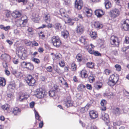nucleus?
<instances>
[{
	"mask_svg": "<svg viewBox=\"0 0 129 129\" xmlns=\"http://www.w3.org/2000/svg\"><path fill=\"white\" fill-rule=\"evenodd\" d=\"M17 54L19 57L23 60L27 59L28 56L27 50L22 46L19 47Z\"/></svg>",
	"mask_w": 129,
	"mask_h": 129,
	"instance_id": "nucleus-1",
	"label": "nucleus"
},
{
	"mask_svg": "<svg viewBox=\"0 0 129 129\" xmlns=\"http://www.w3.org/2000/svg\"><path fill=\"white\" fill-rule=\"evenodd\" d=\"M119 78L118 76H116L114 74L111 75L109 77L108 84L110 86H114L117 84L119 82Z\"/></svg>",
	"mask_w": 129,
	"mask_h": 129,
	"instance_id": "nucleus-2",
	"label": "nucleus"
},
{
	"mask_svg": "<svg viewBox=\"0 0 129 129\" xmlns=\"http://www.w3.org/2000/svg\"><path fill=\"white\" fill-rule=\"evenodd\" d=\"M47 94V92L45 89L40 88L36 89L35 95L38 98L41 99L45 97Z\"/></svg>",
	"mask_w": 129,
	"mask_h": 129,
	"instance_id": "nucleus-3",
	"label": "nucleus"
},
{
	"mask_svg": "<svg viewBox=\"0 0 129 129\" xmlns=\"http://www.w3.org/2000/svg\"><path fill=\"white\" fill-rule=\"evenodd\" d=\"M109 42L111 45L113 47H118L119 46L120 41L119 38L116 36H111L110 38Z\"/></svg>",
	"mask_w": 129,
	"mask_h": 129,
	"instance_id": "nucleus-4",
	"label": "nucleus"
},
{
	"mask_svg": "<svg viewBox=\"0 0 129 129\" xmlns=\"http://www.w3.org/2000/svg\"><path fill=\"white\" fill-rule=\"evenodd\" d=\"M90 46L91 47V48L89 46H86V50L91 55H93L95 56H101V54L99 52L97 51H95L93 49L95 47L92 44H90Z\"/></svg>",
	"mask_w": 129,
	"mask_h": 129,
	"instance_id": "nucleus-5",
	"label": "nucleus"
},
{
	"mask_svg": "<svg viewBox=\"0 0 129 129\" xmlns=\"http://www.w3.org/2000/svg\"><path fill=\"white\" fill-rule=\"evenodd\" d=\"M120 12L119 10L117 8H115L111 10L109 12L110 17L113 19H114L120 15Z\"/></svg>",
	"mask_w": 129,
	"mask_h": 129,
	"instance_id": "nucleus-6",
	"label": "nucleus"
},
{
	"mask_svg": "<svg viewBox=\"0 0 129 129\" xmlns=\"http://www.w3.org/2000/svg\"><path fill=\"white\" fill-rule=\"evenodd\" d=\"M51 40L53 45L56 47H59L61 45V41L58 36H54L52 37Z\"/></svg>",
	"mask_w": 129,
	"mask_h": 129,
	"instance_id": "nucleus-7",
	"label": "nucleus"
},
{
	"mask_svg": "<svg viewBox=\"0 0 129 129\" xmlns=\"http://www.w3.org/2000/svg\"><path fill=\"white\" fill-rule=\"evenodd\" d=\"M27 21V19H24L22 17L20 19L17 20L16 21V24L17 27H24L26 25Z\"/></svg>",
	"mask_w": 129,
	"mask_h": 129,
	"instance_id": "nucleus-8",
	"label": "nucleus"
},
{
	"mask_svg": "<svg viewBox=\"0 0 129 129\" xmlns=\"http://www.w3.org/2000/svg\"><path fill=\"white\" fill-rule=\"evenodd\" d=\"M25 80L26 83L29 86H33L34 85L36 82L35 79L30 75H28L25 78Z\"/></svg>",
	"mask_w": 129,
	"mask_h": 129,
	"instance_id": "nucleus-9",
	"label": "nucleus"
},
{
	"mask_svg": "<svg viewBox=\"0 0 129 129\" xmlns=\"http://www.w3.org/2000/svg\"><path fill=\"white\" fill-rule=\"evenodd\" d=\"M122 23V27L125 31L129 30V20L126 19L123 20Z\"/></svg>",
	"mask_w": 129,
	"mask_h": 129,
	"instance_id": "nucleus-10",
	"label": "nucleus"
},
{
	"mask_svg": "<svg viewBox=\"0 0 129 129\" xmlns=\"http://www.w3.org/2000/svg\"><path fill=\"white\" fill-rule=\"evenodd\" d=\"M83 5L82 1L81 0H76L75 2V7L78 10L82 8Z\"/></svg>",
	"mask_w": 129,
	"mask_h": 129,
	"instance_id": "nucleus-11",
	"label": "nucleus"
},
{
	"mask_svg": "<svg viewBox=\"0 0 129 129\" xmlns=\"http://www.w3.org/2000/svg\"><path fill=\"white\" fill-rule=\"evenodd\" d=\"M84 26L82 25H80L77 26L75 29V31L78 34L81 35L84 32Z\"/></svg>",
	"mask_w": 129,
	"mask_h": 129,
	"instance_id": "nucleus-12",
	"label": "nucleus"
},
{
	"mask_svg": "<svg viewBox=\"0 0 129 129\" xmlns=\"http://www.w3.org/2000/svg\"><path fill=\"white\" fill-rule=\"evenodd\" d=\"M83 12L84 13L87 17H90L91 16L92 11V10L86 7H84L83 9Z\"/></svg>",
	"mask_w": 129,
	"mask_h": 129,
	"instance_id": "nucleus-13",
	"label": "nucleus"
},
{
	"mask_svg": "<svg viewBox=\"0 0 129 129\" xmlns=\"http://www.w3.org/2000/svg\"><path fill=\"white\" fill-rule=\"evenodd\" d=\"M64 104L67 108L72 106L73 104V102L70 97H68L65 100Z\"/></svg>",
	"mask_w": 129,
	"mask_h": 129,
	"instance_id": "nucleus-14",
	"label": "nucleus"
},
{
	"mask_svg": "<svg viewBox=\"0 0 129 129\" xmlns=\"http://www.w3.org/2000/svg\"><path fill=\"white\" fill-rule=\"evenodd\" d=\"M31 19L35 22L39 23L40 20L39 14L37 13H33Z\"/></svg>",
	"mask_w": 129,
	"mask_h": 129,
	"instance_id": "nucleus-15",
	"label": "nucleus"
},
{
	"mask_svg": "<svg viewBox=\"0 0 129 129\" xmlns=\"http://www.w3.org/2000/svg\"><path fill=\"white\" fill-rule=\"evenodd\" d=\"M20 112V110L18 107H15L12 109L11 110L10 112L11 114L14 116L17 115Z\"/></svg>",
	"mask_w": 129,
	"mask_h": 129,
	"instance_id": "nucleus-16",
	"label": "nucleus"
},
{
	"mask_svg": "<svg viewBox=\"0 0 129 129\" xmlns=\"http://www.w3.org/2000/svg\"><path fill=\"white\" fill-rule=\"evenodd\" d=\"M1 57L2 60L7 62H10L11 59L10 56L6 53L2 54L1 55Z\"/></svg>",
	"mask_w": 129,
	"mask_h": 129,
	"instance_id": "nucleus-17",
	"label": "nucleus"
},
{
	"mask_svg": "<svg viewBox=\"0 0 129 129\" xmlns=\"http://www.w3.org/2000/svg\"><path fill=\"white\" fill-rule=\"evenodd\" d=\"M101 117L102 119L107 124L109 122L108 115L107 114L103 113L102 114Z\"/></svg>",
	"mask_w": 129,
	"mask_h": 129,
	"instance_id": "nucleus-18",
	"label": "nucleus"
},
{
	"mask_svg": "<svg viewBox=\"0 0 129 129\" xmlns=\"http://www.w3.org/2000/svg\"><path fill=\"white\" fill-rule=\"evenodd\" d=\"M12 16L14 18H17L20 17L21 14V13L17 10H15L12 13Z\"/></svg>",
	"mask_w": 129,
	"mask_h": 129,
	"instance_id": "nucleus-19",
	"label": "nucleus"
},
{
	"mask_svg": "<svg viewBox=\"0 0 129 129\" xmlns=\"http://www.w3.org/2000/svg\"><path fill=\"white\" fill-rule=\"evenodd\" d=\"M95 13L98 17L100 18L104 14L105 12L102 10L99 9L96 10L95 12Z\"/></svg>",
	"mask_w": 129,
	"mask_h": 129,
	"instance_id": "nucleus-20",
	"label": "nucleus"
},
{
	"mask_svg": "<svg viewBox=\"0 0 129 129\" xmlns=\"http://www.w3.org/2000/svg\"><path fill=\"white\" fill-rule=\"evenodd\" d=\"M91 106V105L90 104H88L85 107L81 108L79 110L80 113H83L87 112Z\"/></svg>",
	"mask_w": 129,
	"mask_h": 129,
	"instance_id": "nucleus-21",
	"label": "nucleus"
},
{
	"mask_svg": "<svg viewBox=\"0 0 129 129\" xmlns=\"http://www.w3.org/2000/svg\"><path fill=\"white\" fill-rule=\"evenodd\" d=\"M89 114L90 118L92 119H94L98 116L97 113L94 110L90 111L89 112Z\"/></svg>",
	"mask_w": 129,
	"mask_h": 129,
	"instance_id": "nucleus-22",
	"label": "nucleus"
},
{
	"mask_svg": "<svg viewBox=\"0 0 129 129\" xmlns=\"http://www.w3.org/2000/svg\"><path fill=\"white\" fill-rule=\"evenodd\" d=\"M93 25L94 28L98 29L102 28L103 26V24L99 21L94 22Z\"/></svg>",
	"mask_w": 129,
	"mask_h": 129,
	"instance_id": "nucleus-23",
	"label": "nucleus"
},
{
	"mask_svg": "<svg viewBox=\"0 0 129 129\" xmlns=\"http://www.w3.org/2000/svg\"><path fill=\"white\" fill-rule=\"evenodd\" d=\"M100 104L101 106V110L105 111L106 110V105L107 104L106 101L104 99L102 100L100 103Z\"/></svg>",
	"mask_w": 129,
	"mask_h": 129,
	"instance_id": "nucleus-24",
	"label": "nucleus"
},
{
	"mask_svg": "<svg viewBox=\"0 0 129 129\" xmlns=\"http://www.w3.org/2000/svg\"><path fill=\"white\" fill-rule=\"evenodd\" d=\"M80 74L82 78H86L88 76V72L85 70H83L80 72Z\"/></svg>",
	"mask_w": 129,
	"mask_h": 129,
	"instance_id": "nucleus-25",
	"label": "nucleus"
},
{
	"mask_svg": "<svg viewBox=\"0 0 129 129\" xmlns=\"http://www.w3.org/2000/svg\"><path fill=\"white\" fill-rule=\"evenodd\" d=\"M16 84L14 81H11L8 85L7 88L8 90L13 89L15 88Z\"/></svg>",
	"mask_w": 129,
	"mask_h": 129,
	"instance_id": "nucleus-26",
	"label": "nucleus"
},
{
	"mask_svg": "<svg viewBox=\"0 0 129 129\" xmlns=\"http://www.w3.org/2000/svg\"><path fill=\"white\" fill-rule=\"evenodd\" d=\"M11 73L13 75L17 78H18L21 74V72L16 70H13Z\"/></svg>",
	"mask_w": 129,
	"mask_h": 129,
	"instance_id": "nucleus-27",
	"label": "nucleus"
},
{
	"mask_svg": "<svg viewBox=\"0 0 129 129\" xmlns=\"http://www.w3.org/2000/svg\"><path fill=\"white\" fill-rule=\"evenodd\" d=\"M89 35L91 38L93 40H95L98 37L97 33L95 31H90Z\"/></svg>",
	"mask_w": 129,
	"mask_h": 129,
	"instance_id": "nucleus-28",
	"label": "nucleus"
},
{
	"mask_svg": "<svg viewBox=\"0 0 129 129\" xmlns=\"http://www.w3.org/2000/svg\"><path fill=\"white\" fill-rule=\"evenodd\" d=\"M103 85L102 83L100 82H97L94 84V87L97 90H99L101 88Z\"/></svg>",
	"mask_w": 129,
	"mask_h": 129,
	"instance_id": "nucleus-29",
	"label": "nucleus"
},
{
	"mask_svg": "<svg viewBox=\"0 0 129 129\" xmlns=\"http://www.w3.org/2000/svg\"><path fill=\"white\" fill-rule=\"evenodd\" d=\"M87 38L85 36H82L79 39V41L83 44L84 45L86 44L87 42L86 41Z\"/></svg>",
	"mask_w": 129,
	"mask_h": 129,
	"instance_id": "nucleus-30",
	"label": "nucleus"
},
{
	"mask_svg": "<svg viewBox=\"0 0 129 129\" xmlns=\"http://www.w3.org/2000/svg\"><path fill=\"white\" fill-rule=\"evenodd\" d=\"M95 76L94 75L91 74L88 77V81L90 83H92L95 81Z\"/></svg>",
	"mask_w": 129,
	"mask_h": 129,
	"instance_id": "nucleus-31",
	"label": "nucleus"
},
{
	"mask_svg": "<svg viewBox=\"0 0 129 129\" xmlns=\"http://www.w3.org/2000/svg\"><path fill=\"white\" fill-rule=\"evenodd\" d=\"M44 20L46 23L50 22L51 21L50 16L49 14H45L43 17Z\"/></svg>",
	"mask_w": 129,
	"mask_h": 129,
	"instance_id": "nucleus-32",
	"label": "nucleus"
},
{
	"mask_svg": "<svg viewBox=\"0 0 129 129\" xmlns=\"http://www.w3.org/2000/svg\"><path fill=\"white\" fill-rule=\"evenodd\" d=\"M104 4L106 8L107 9L111 8L112 6L111 2L108 0H106L105 1Z\"/></svg>",
	"mask_w": 129,
	"mask_h": 129,
	"instance_id": "nucleus-33",
	"label": "nucleus"
},
{
	"mask_svg": "<svg viewBox=\"0 0 129 129\" xmlns=\"http://www.w3.org/2000/svg\"><path fill=\"white\" fill-rule=\"evenodd\" d=\"M34 68V65L30 62H27L26 69L28 70H32Z\"/></svg>",
	"mask_w": 129,
	"mask_h": 129,
	"instance_id": "nucleus-34",
	"label": "nucleus"
},
{
	"mask_svg": "<svg viewBox=\"0 0 129 129\" xmlns=\"http://www.w3.org/2000/svg\"><path fill=\"white\" fill-rule=\"evenodd\" d=\"M60 12L61 16L63 17H66L67 16H68L67 14L66 11L64 9H61L60 10Z\"/></svg>",
	"mask_w": 129,
	"mask_h": 129,
	"instance_id": "nucleus-35",
	"label": "nucleus"
},
{
	"mask_svg": "<svg viewBox=\"0 0 129 129\" xmlns=\"http://www.w3.org/2000/svg\"><path fill=\"white\" fill-rule=\"evenodd\" d=\"M6 84V81L5 78L0 77V85L3 87L5 86Z\"/></svg>",
	"mask_w": 129,
	"mask_h": 129,
	"instance_id": "nucleus-36",
	"label": "nucleus"
},
{
	"mask_svg": "<svg viewBox=\"0 0 129 129\" xmlns=\"http://www.w3.org/2000/svg\"><path fill=\"white\" fill-rule=\"evenodd\" d=\"M27 95H26L23 94H21L19 96V100L21 102L24 101L25 100H26L27 98L26 97Z\"/></svg>",
	"mask_w": 129,
	"mask_h": 129,
	"instance_id": "nucleus-37",
	"label": "nucleus"
},
{
	"mask_svg": "<svg viewBox=\"0 0 129 129\" xmlns=\"http://www.w3.org/2000/svg\"><path fill=\"white\" fill-rule=\"evenodd\" d=\"M76 58L77 59L78 62H80L82 61L83 60V57L82 54L79 53L76 56Z\"/></svg>",
	"mask_w": 129,
	"mask_h": 129,
	"instance_id": "nucleus-38",
	"label": "nucleus"
},
{
	"mask_svg": "<svg viewBox=\"0 0 129 129\" xmlns=\"http://www.w3.org/2000/svg\"><path fill=\"white\" fill-rule=\"evenodd\" d=\"M62 36L65 39H67L69 35V32L66 30H64L61 33Z\"/></svg>",
	"mask_w": 129,
	"mask_h": 129,
	"instance_id": "nucleus-39",
	"label": "nucleus"
},
{
	"mask_svg": "<svg viewBox=\"0 0 129 129\" xmlns=\"http://www.w3.org/2000/svg\"><path fill=\"white\" fill-rule=\"evenodd\" d=\"M86 66L88 68L92 69L94 67V63L91 62H89L86 63Z\"/></svg>",
	"mask_w": 129,
	"mask_h": 129,
	"instance_id": "nucleus-40",
	"label": "nucleus"
},
{
	"mask_svg": "<svg viewBox=\"0 0 129 129\" xmlns=\"http://www.w3.org/2000/svg\"><path fill=\"white\" fill-rule=\"evenodd\" d=\"M53 27L56 30H59L61 29L62 26L61 24L59 23H56L53 25Z\"/></svg>",
	"mask_w": 129,
	"mask_h": 129,
	"instance_id": "nucleus-41",
	"label": "nucleus"
},
{
	"mask_svg": "<svg viewBox=\"0 0 129 129\" xmlns=\"http://www.w3.org/2000/svg\"><path fill=\"white\" fill-rule=\"evenodd\" d=\"M35 118L37 120H38V121H41V117L40 116L38 112L36 111H35Z\"/></svg>",
	"mask_w": 129,
	"mask_h": 129,
	"instance_id": "nucleus-42",
	"label": "nucleus"
},
{
	"mask_svg": "<svg viewBox=\"0 0 129 129\" xmlns=\"http://www.w3.org/2000/svg\"><path fill=\"white\" fill-rule=\"evenodd\" d=\"M85 87V86L83 84H81L78 86V88L79 90L80 91H83Z\"/></svg>",
	"mask_w": 129,
	"mask_h": 129,
	"instance_id": "nucleus-43",
	"label": "nucleus"
},
{
	"mask_svg": "<svg viewBox=\"0 0 129 129\" xmlns=\"http://www.w3.org/2000/svg\"><path fill=\"white\" fill-rule=\"evenodd\" d=\"M114 67L116 69V70L118 72H120L122 70L121 66L118 64H115L114 66Z\"/></svg>",
	"mask_w": 129,
	"mask_h": 129,
	"instance_id": "nucleus-44",
	"label": "nucleus"
},
{
	"mask_svg": "<svg viewBox=\"0 0 129 129\" xmlns=\"http://www.w3.org/2000/svg\"><path fill=\"white\" fill-rule=\"evenodd\" d=\"M68 16H67L66 17L67 19L66 20L67 22L68 23H70V25H73L74 23V20L73 19H71L70 18H68Z\"/></svg>",
	"mask_w": 129,
	"mask_h": 129,
	"instance_id": "nucleus-45",
	"label": "nucleus"
},
{
	"mask_svg": "<svg viewBox=\"0 0 129 129\" xmlns=\"http://www.w3.org/2000/svg\"><path fill=\"white\" fill-rule=\"evenodd\" d=\"M53 69L58 74H60L61 73V71L60 69L58 68L57 65L53 67Z\"/></svg>",
	"mask_w": 129,
	"mask_h": 129,
	"instance_id": "nucleus-46",
	"label": "nucleus"
},
{
	"mask_svg": "<svg viewBox=\"0 0 129 129\" xmlns=\"http://www.w3.org/2000/svg\"><path fill=\"white\" fill-rule=\"evenodd\" d=\"M54 56L55 59L60 60L61 58L62 55L60 54L57 53L54 55Z\"/></svg>",
	"mask_w": 129,
	"mask_h": 129,
	"instance_id": "nucleus-47",
	"label": "nucleus"
},
{
	"mask_svg": "<svg viewBox=\"0 0 129 129\" xmlns=\"http://www.w3.org/2000/svg\"><path fill=\"white\" fill-rule=\"evenodd\" d=\"M53 27L52 25V24L49 23L47 25V26L46 25H45L43 24L42 25L39 27L38 28H45L46 27H47L48 28H52Z\"/></svg>",
	"mask_w": 129,
	"mask_h": 129,
	"instance_id": "nucleus-48",
	"label": "nucleus"
},
{
	"mask_svg": "<svg viewBox=\"0 0 129 129\" xmlns=\"http://www.w3.org/2000/svg\"><path fill=\"white\" fill-rule=\"evenodd\" d=\"M10 106L8 104H6L2 106V109L4 110H7L9 109Z\"/></svg>",
	"mask_w": 129,
	"mask_h": 129,
	"instance_id": "nucleus-49",
	"label": "nucleus"
},
{
	"mask_svg": "<svg viewBox=\"0 0 129 129\" xmlns=\"http://www.w3.org/2000/svg\"><path fill=\"white\" fill-rule=\"evenodd\" d=\"M56 90H50L49 92V94L50 96L53 97L55 95Z\"/></svg>",
	"mask_w": 129,
	"mask_h": 129,
	"instance_id": "nucleus-50",
	"label": "nucleus"
},
{
	"mask_svg": "<svg viewBox=\"0 0 129 129\" xmlns=\"http://www.w3.org/2000/svg\"><path fill=\"white\" fill-rule=\"evenodd\" d=\"M77 66L75 62H73L71 65V69L72 71H75L76 70Z\"/></svg>",
	"mask_w": 129,
	"mask_h": 129,
	"instance_id": "nucleus-51",
	"label": "nucleus"
},
{
	"mask_svg": "<svg viewBox=\"0 0 129 129\" xmlns=\"http://www.w3.org/2000/svg\"><path fill=\"white\" fill-rule=\"evenodd\" d=\"M115 94L114 93L112 92H110L109 93H105L104 94V97H107L110 96H114Z\"/></svg>",
	"mask_w": 129,
	"mask_h": 129,
	"instance_id": "nucleus-52",
	"label": "nucleus"
},
{
	"mask_svg": "<svg viewBox=\"0 0 129 129\" xmlns=\"http://www.w3.org/2000/svg\"><path fill=\"white\" fill-rule=\"evenodd\" d=\"M114 112L115 114H118L119 115L121 114L120 109L118 107L116 108L114 110Z\"/></svg>",
	"mask_w": 129,
	"mask_h": 129,
	"instance_id": "nucleus-53",
	"label": "nucleus"
},
{
	"mask_svg": "<svg viewBox=\"0 0 129 129\" xmlns=\"http://www.w3.org/2000/svg\"><path fill=\"white\" fill-rule=\"evenodd\" d=\"M27 31L29 34L31 35L33 34V30L32 27H28L27 29Z\"/></svg>",
	"mask_w": 129,
	"mask_h": 129,
	"instance_id": "nucleus-54",
	"label": "nucleus"
},
{
	"mask_svg": "<svg viewBox=\"0 0 129 129\" xmlns=\"http://www.w3.org/2000/svg\"><path fill=\"white\" fill-rule=\"evenodd\" d=\"M27 64V62L25 61H23L21 62V66L22 68H26V66Z\"/></svg>",
	"mask_w": 129,
	"mask_h": 129,
	"instance_id": "nucleus-55",
	"label": "nucleus"
},
{
	"mask_svg": "<svg viewBox=\"0 0 129 129\" xmlns=\"http://www.w3.org/2000/svg\"><path fill=\"white\" fill-rule=\"evenodd\" d=\"M43 33V32L42 31H41L40 33H39V35L40 38L44 39L45 38V36L44 35Z\"/></svg>",
	"mask_w": 129,
	"mask_h": 129,
	"instance_id": "nucleus-56",
	"label": "nucleus"
},
{
	"mask_svg": "<svg viewBox=\"0 0 129 129\" xmlns=\"http://www.w3.org/2000/svg\"><path fill=\"white\" fill-rule=\"evenodd\" d=\"M32 60L34 62L37 64H39L40 62L39 59H38L34 58L32 59Z\"/></svg>",
	"mask_w": 129,
	"mask_h": 129,
	"instance_id": "nucleus-57",
	"label": "nucleus"
},
{
	"mask_svg": "<svg viewBox=\"0 0 129 129\" xmlns=\"http://www.w3.org/2000/svg\"><path fill=\"white\" fill-rule=\"evenodd\" d=\"M115 2V3L118 5L121 6L122 2V0H113Z\"/></svg>",
	"mask_w": 129,
	"mask_h": 129,
	"instance_id": "nucleus-58",
	"label": "nucleus"
},
{
	"mask_svg": "<svg viewBox=\"0 0 129 129\" xmlns=\"http://www.w3.org/2000/svg\"><path fill=\"white\" fill-rule=\"evenodd\" d=\"M104 72L106 75H109L110 73H111V71L109 69H106L104 70Z\"/></svg>",
	"mask_w": 129,
	"mask_h": 129,
	"instance_id": "nucleus-59",
	"label": "nucleus"
},
{
	"mask_svg": "<svg viewBox=\"0 0 129 129\" xmlns=\"http://www.w3.org/2000/svg\"><path fill=\"white\" fill-rule=\"evenodd\" d=\"M7 62L4 61L3 63V66L6 69H7L8 67V64L7 63Z\"/></svg>",
	"mask_w": 129,
	"mask_h": 129,
	"instance_id": "nucleus-60",
	"label": "nucleus"
},
{
	"mask_svg": "<svg viewBox=\"0 0 129 129\" xmlns=\"http://www.w3.org/2000/svg\"><path fill=\"white\" fill-rule=\"evenodd\" d=\"M39 46V44L36 41H34L32 42V46Z\"/></svg>",
	"mask_w": 129,
	"mask_h": 129,
	"instance_id": "nucleus-61",
	"label": "nucleus"
},
{
	"mask_svg": "<svg viewBox=\"0 0 129 129\" xmlns=\"http://www.w3.org/2000/svg\"><path fill=\"white\" fill-rule=\"evenodd\" d=\"M59 66L62 67H63L65 65V63L63 61H61L59 63Z\"/></svg>",
	"mask_w": 129,
	"mask_h": 129,
	"instance_id": "nucleus-62",
	"label": "nucleus"
},
{
	"mask_svg": "<svg viewBox=\"0 0 129 129\" xmlns=\"http://www.w3.org/2000/svg\"><path fill=\"white\" fill-rule=\"evenodd\" d=\"M32 42L26 40L25 41V44L26 45L28 46H30L32 44Z\"/></svg>",
	"mask_w": 129,
	"mask_h": 129,
	"instance_id": "nucleus-63",
	"label": "nucleus"
},
{
	"mask_svg": "<svg viewBox=\"0 0 129 129\" xmlns=\"http://www.w3.org/2000/svg\"><path fill=\"white\" fill-rule=\"evenodd\" d=\"M13 63L15 64H17L19 62L18 59H16L15 58H14L13 59Z\"/></svg>",
	"mask_w": 129,
	"mask_h": 129,
	"instance_id": "nucleus-64",
	"label": "nucleus"
}]
</instances>
